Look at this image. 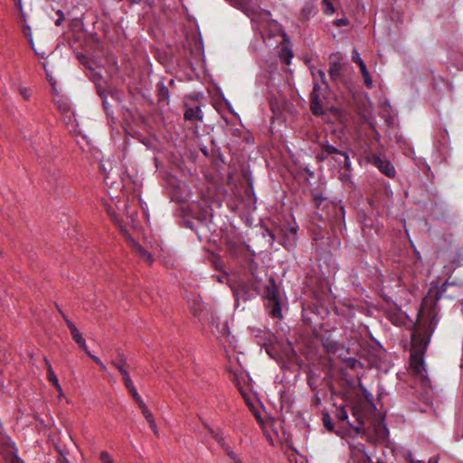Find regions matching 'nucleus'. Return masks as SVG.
Masks as SVG:
<instances>
[{"instance_id":"obj_1","label":"nucleus","mask_w":463,"mask_h":463,"mask_svg":"<svg viewBox=\"0 0 463 463\" xmlns=\"http://www.w3.org/2000/svg\"><path fill=\"white\" fill-rule=\"evenodd\" d=\"M432 321L423 319V312L420 311L415 324V335L412 336L413 347L411 353V366L418 373L422 374L424 369V350L427 347L428 338L432 328Z\"/></svg>"},{"instance_id":"obj_2","label":"nucleus","mask_w":463,"mask_h":463,"mask_svg":"<svg viewBox=\"0 0 463 463\" xmlns=\"http://www.w3.org/2000/svg\"><path fill=\"white\" fill-rule=\"evenodd\" d=\"M263 296L267 300V306L269 308L270 315L275 318H280L282 313L279 292L273 278L269 279V284L266 287Z\"/></svg>"},{"instance_id":"obj_3","label":"nucleus","mask_w":463,"mask_h":463,"mask_svg":"<svg viewBox=\"0 0 463 463\" xmlns=\"http://www.w3.org/2000/svg\"><path fill=\"white\" fill-rule=\"evenodd\" d=\"M62 317H63V319L71 332L72 339L78 344V345L80 349H82L85 353L88 352L89 350H88L85 339L82 336V334L76 327L74 323L72 321H71L65 315H62Z\"/></svg>"},{"instance_id":"obj_4","label":"nucleus","mask_w":463,"mask_h":463,"mask_svg":"<svg viewBox=\"0 0 463 463\" xmlns=\"http://www.w3.org/2000/svg\"><path fill=\"white\" fill-rule=\"evenodd\" d=\"M321 88L318 84L314 85L313 91L311 93V101H310V109L313 114L320 116L325 113L323 109L322 100L319 96V91Z\"/></svg>"},{"instance_id":"obj_5","label":"nucleus","mask_w":463,"mask_h":463,"mask_svg":"<svg viewBox=\"0 0 463 463\" xmlns=\"http://www.w3.org/2000/svg\"><path fill=\"white\" fill-rule=\"evenodd\" d=\"M371 162L386 176L393 177L395 175V169L389 161L384 160L380 156H373Z\"/></svg>"},{"instance_id":"obj_6","label":"nucleus","mask_w":463,"mask_h":463,"mask_svg":"<svg viewBox=\"0 0 463 463\" xmlns=\"http://www.w3.org/2000/svg\"><path fill=\"white\" fill-rule=\"evenodd\" d=\"M320 146L323 149V151L326 152V154L328 156H339L343 157V161H340V164H343L344 167H345L346 169L350 168L349 156L345 152L337 149L336 147H335L332 145H329L328 143L321 144Z\"/></svg>"},{"instance_id":"obj_7","label":"nucleus","mask_w":463,"mask_h":463,"mask_svg":"<svg viewBox=\"0 0 463 463\" xmlns=\"http://www.w3.org/2000/svg\"><path fill=\"white\" fill-rule=\"evenodd\" d=\"M352 60L354 62H355L359 65L361 73H362L364 80V84L370 89L373 88V80L369 74L366 65L364 64V61L361 59L358 51L355 49L353 51Z\"/></svg>"},{"instance_id":"obj_8","label":"nucleus","mask_w":463,"mask_h":463,"mask_svg":"<svg viewBox=\"0 0 463 463\" xmlns=\"http://www.w3.org/2000/svg\"><path fill=\"white\" fill-rule=\"evenodd\" d=\"M352 458L357 463H371V458L365 453L363 444L350 445Z\"/></svg>"},{"instance_id":"obj_9","label":"nucleus","mask_w":463,"mask_h":463,"mask_svg":"<svg viewBox=\"0 0 463 463\" xmlns=\"http://www.w3.org/2000/svg\"><path fill=\"white\" fill-rule=\"evenodd\" d=\"M0 454L7 461L11 458L17 455V449L13 442L2 439L0 440Z\"/></svg>"},{"instance_id":"obj_10","label":"nucleus","mask_w":463,"mask_h":463,"mask_svg":"<svg viewBox=\"0 0 463 463\" xmlns=\"http://www.w3.org/2000/svg\"><path fill=\"white\" fill-rule=\"evenodd\" d=\"M184 107H185V111L184 114V118L185 120H187V121H194V120L202 121L203 120V113H202L200 106H195L194 108L188 107V104L185 102Z\"/></svg>"},{"instance_id":"obj_11","label":"nucleus","mask_w":463,"mask_h":463,"mask_svg":"<svg viewBox=\"0 0 463 463\" xmlns=\"http://www.w3.org/2000/svg\"><path fill=\"white\" fill-rule=\"evenodd\" d=\"M343 66L340 61H334L330 58L328 73L333 81H336L342 79Z\"/></svg>"},{"instance_id":"obj_12","label":"nucleus","mask_w":463,"mask_h":463,"mask_svg":"<svg viewBox=\"0 0 463 463\" xmlns=\"http://www.w3.org/2000/svg\"><path fill=\"white\" fill-rule=\"evenodd\" d=\"M352 413H353V416L355 418L357 424L356 425L350 424V426L354 430V431L356 433H360L364 430L363 426L364 423V412L361 408L354 407Z\"/></svg>"},{"instance_id":"obj_13","label":"nucleus","mask_w":463,"mask_h":463,"mask_svg":"<svg viewBox=\"0 0 463 463\" xmlns=\"http://www.w3.org/2000/svg\"><path fill=\"white\" fill-rule=\"evenodd\" d=\"M134 251L139 258H141L147 264L152 265V263L154 262L153 256L141 245L135 243Z\"/></svg>"},{"instance_id":"obj_14","label":"nucleus","mask_w":463,"mask_h":463,"mask_svg":"<svg viewBox=\"0 0 463 463\" xmlns=\"http://www.w3.org/2000/svg\"><path fill=\"white\" fill-rule=\"evenodd\" d=\"M98 92H99V97L103 100L104 109L106 110L107 114L109 115L110 114L109 109L111 106L109 105V98H110L111 99H114V95L110 92L106 91L105 90H102L100 87L98 88Z\"/></svg>"},{"instance_id":"obj_15","label":"nucleus","mask_w":463,"mask_h":463,"mask_svg":"<svg viewBox=\"0 0 463 463\" xmlns=\"http://www.w3.org/2000/svg\"><path fill=\"white\" fill-rule=\"evenodd\" d=\"M111 364L114 367H116L120 373L127 371L129 368V364H128L126 357L122 354L118 355V360L111 361Z\"/></svg>"},{"instance_id":"obj_16","label":"nucleus","mask_w":463,"mask_h":463,"mask_svg":"<svg viewBox=\"0 0 463 463\" xmlns=\"http://www.w3.org/2000/svg\"><path fill=\"white\" fill-rule=\"evenodd\" d=\"M279 57L283 62L288 64L290 59L293 57V53L289 49L284 47L281 49Z\"/></svg>"},{"instance_id":"obj_17","label":"nucleus","mask_w":463,"mask_h":463,"mask_svg":"<svg viewBox=\"0 0 463 463\" xmlns=\"http://www.w3.org/2000/svg\"><path fill=\"white\" fill-rule=\"evenodd\" d=\"M23 33H24V35L28 39V42L31 45V47L33 49L34 52L36 54H40L39 52H37V51L34 49V44H33V38H32V33H31V28L26 25V26H24L23 27Z\"/></svg>"},{"instance_id":"obj_18","label":"nucleus","mask_w":463,"mask_h":463,"mask_svg":"<svg viewBox=\"0 0 463 463\" xmlns=\"http://www.w3.org/2000/svg\"><path fill=\"white\" fill-rule=\"evenodd\" d=\"M323 423L326 430L332 431L334 429V424L332 422V419L329 415V413L325 412L323 413Z\"/></svg>"},{"instance_id":"obj_19","label":"nucleus","mask_w":463,"mask_h":463,"mask_svg":"<svg viewBox=\"0 0 463 463\" xmlns=\"http://www.w3.org/2000/svg\"><path fill=\"white\" fill-rule=\"evenodd\" d=\"M324 12L326 14H332L335 12L332 0H322Z\"/></svg>"},{"instance_id":"obj_20","label":"nucleus","mask_w":463,"mask_h":463,"mask_svg":"<svg viewBox=\"0 0 463 463\" xmlns=\"http://www.w3.org/2000/svg\"><path fill=\"white\" fill-rule=\"evenodd\" d=\"M158 97H159V100H162V99H168L169 98V90H168V88L166 86H165L164 84H161L159 86V90H158Z\"/></svg>"},{"instance_id":"obj_21","label":"nucleus","mask_w":463,"mask_h":463,"mask_svg":"<svg viewBox=\"0 0 463 463\" xmlns=\"http://www.w3.org/2000/svg\"><path fill=\"white\" fill-rule=\"evenodd\" d=\"M335 417L341 420L345 421L348 419V414L345 407L337 408Z\"/></svg>"},{"instance_id":"obj_22","label":"nucleus","mask_w":463,"mask_h":463,"mask_svg":"<svg viewBox=\"0 0 463 463\" xmlns=\"http://www.w3.org/2000/svg\"><path fill=\"white\" fill-rule=\"evenodd\" d=\"M86 354L99 366L101 371H103V372L107 371L106 365L101 362V360L99 357L92 354L90 351L86 352Z\"/></svg>"},{"instance_id":"obj_23","label":"nucleus","mask_w":463,"mask_h":463,"mask_svg":"<svg viewBox=\"0 0 463 463\" xmlns=\"http://www.w3.org/2000/svg\"><path fill=\"white\" fill-rule=\"evenodd\" d=\"M99 459L102 463H114L112 458L107 451H102L100 453Z\"/></svg>"},{"instance_id":"obj_24","label":"nucleus","mask_w":463,"mask_h":463,"mask_svg":"<svg viewBox=\"0 0 463 463\" xmlns=\"http://www.w3.org/2000/svg\"><path fill=\"white\" fill-rule=\"evenodd\" d=\"M58 108L60 111L63 114L71 111V106L67 102H60Z\"/></svg>"},{"instance_id":"obj_25","label":"nucleus","mask_w":463,"mask_h":463,"mask_svg":"<svg viewBox=\"0 0 463 463\" xmlns=\"http://www.w3.org/2000/svg\"><path fill=\"white\" fill-rule=\"evenodd\" d=\"M325 200V198L321 195V194H315L313 195V202H314V204L316 205V207H319L321 205V203H323V201Z\"/></svg>"},{"instance_id":"obj_26","label":"nucleus","mask_w":463,"mask_h":463,"mask_svg":"<svg viewBox=\"0 0 463 463\" xmlns=\"http://www.w3.org/2000/svg\"><path fill=\"white\" fill-rule=\"evenodd\" d=\"M238 7L245 13H248L250 10L247 0H240L238 3Z\"/></svg>"},{"instance_id":"obj_27","label":"nucleus","mask_w":463,"mask_h":463,"mask_svg":"<svg viewBox=\"0 0 463 463\" xmlns=\"http://www.w3.org/2000/svg\"><path fill=\"white\" fill-rule=\"evenodd\" d=\"M48 373V380L53 384V383H56L58 382V378L56 376V374L54 373L52 368H49V371L47 372Z\"/></svg>"},{"instance_id":"obj_28","label":"nucleus","mask_w":463,"mask_h":463,"mask_svg":"<svg viewBox=\"0 0 463 463\" xmlns=\"http://www.w3.org/2000/svg\"><path fill=\"white\" fill-rule=\"evenodd\" d=\"M56 14H57L59 16H58V19L55 21V24H56L57 26H60V25L63 23V21L65 20V16H64V14H63V12H62L61 10H58V11L56 12Z\"/></svg>"},{"instance_id":"obj_29","label":"nucleus","mask_w":463,"mask_h":463,"mask_svg":"<svg viewBox=\"0 0 463 463\" xmlns=\"http://www.w3.org/2000/svg\"><path fill=\"white\" fill-rule=\"evenodd\" d=\"M214 439L218 442V444L220 446H222L224 449L225 448H227L228 446L225 444V441H224V439L222 438V434L219 433V434H216L214 435Z\"/></svg>"},{"instance_id":"obj_30","label":"nucleus","mask_w":463,"mask_h":463,"mask_svg":"<svg viewBox=\"0 0 463 463\" xmlns=\"http://www.w3.org/2000/svg\"><path fill=\"white\" fill-rule=\"evenodd\" d=\"M129 392H130V393H131V395H132L133 399H134L137 402H138L139 401H141V400H142V398L140 397V395L137 393V392L136 388H135V389H133V390H131V391H129Z\"/></svg>"},{"instance_id":"obj_31","label":"nucleus","mask_w":463,"mask_h":463,"mask_svg":"<svg viewBox=\"0 0 463 463\" xmlns=\"http://www.w3.org/2000/svg\"><path fill=\"white\" fill-rule=\"evenodd\" d=\"M142 413H143V415L145 416L146 420L148 422H150V421H152V420H155V419H154V417H153V414L151 413V411H150L149 410H148V411H144V412H142Z\"/></svg>"},{"instance_id":"obj_32","label":"nucleus","mask_w":463,"mask_h":463,"mask_svg":"<svg viewBox=\"0 0 463 463\" xmlns=\"http://www.w3.org/2000/svg\"><path fill=\"white\" fill-rule=\"evenodd\" d=\"M124 383H125V386L127 387V389H128V391H131V390L135 389V386H134V384H133V383H132L131 378H130V379H128V380H126V381L124 382Z\"/></svg>"},{"instance_id":"obj_33","label":"nucleus","mask_w":463,"mask_h":463,"mask_svg":"<svg viewBox=\"0 0 463 463\" xmlns=\"http://www.w3.org/2000/svg\"><path fill=\"white\" fill-rule=\"evenodd\" d=\"M225 450L228 454V456L233 460L235 461V459H238L237 456L235 455V453L230 449L229 447L225 448Z\"/></svg>"},{"instance_id":"obj_34","label":"nucleus","mask_w":463,"mask_h":463,"mask_svg":"<svg viewBox=\"0 0 463 463\" xmlns=\"http://www.w3.org/2000/svg\"><path fill=\"white\" fill-rule=\"evenodd\" d=\"M6 462L7 463H24V461L20 458H18L17 455H15L14 457L11 458Z\"/></svg>"},{"instance_id":"obj_35","label":"nucleus","mask_w":463,"mask_h":463,"mask_svg":"<svg viewBox=\"0 0 463 463\" xmlns=\"http://www.w3.org/2000/svg\"><path fill=\"white\" fill-rule=\"evenodd\" d=\"M137 404H138V406H139V408H140V410H141V411H142V412L148 411V408L146 407V405L145 404V402H143V400L139 401V402H137Z\"/></svg>"},{"instance_id":"obj_36","label":"nucleus","mask_w":463,"mask_h":463,"mask_svg":"<svg viewBox=\"0 0 463 463\" xmlns=\"http://www.w3.org/2000/svg\"><path fill=\"white\" fill-rule=\"evenodd\" d=\"M148 423H149V425H150V428H151V429H152V430L154 431V433H155L156 435H157V434H158V430H157V427H156V422H155V420H152V421H150V422H148Z\"/></svg>"},{"instance_id":"obj_37","label":"nucleus","mask_w":463,"mask_h":463,"mask_svg":"<svg viewBox=\"0 0 463 463\" xmlns=\"http://www.w3.org/2000/svg\"><path fill=\"white\" fill-rule=\"evenodd\" d=\"M16 6L18 7L20 13H21V15L22 17H24V11H23V6H22V0H16Z\"/></svg>"},{"instance_id":"obj_38","label":"nucleus","mask_w":463,"mask_h":463,"mask_svg":"<svg viewBox=\"0 0 463 463\" xmlns=\"http://www.w3.org/2000/svg\"><path fill=\"white\" fill-rule=\"evenodd\" d=\"M327 156H328V155H326V152H324V151L322 150L321 154H319V155L317 156V158H318L320 161H323V160L326 159V157H327Z\"/></svg>"},{"instance_id":"obj_39","label":"nucleus","mask_w":463,"mask_h":463,"mask_svg":"<svg viewBox=\"0 0 463 463\" xmlns=\"http://www.w3.org/2000/svg\"><path fill=\"white\" fill-rule=\"evenodd\" d=\"M357 363V361L355 359H349L347 361V365L351 368H354L355 366V364Z\"/></svg>"},{"instance_id":"obj_40","label":"nucleus","mask_w":463,"mask_h":463,"mask_svg":"<svg viewBox=\"0 0 463 463\" xmlns=\"http://www.w3.org/2000/svg\"><path fill=\"white\" fill-rule=\"evenodd\" d=\"M121 375H122V378H123V381H124V382H125L126 380L130 379V376H129V373H128V370H127V371H125V372H123V373H121Z\"/></svg>"},{"instance_id":"obj_41","label":"nucleus","mask_w":463,"mask_h":463,"mask_svg":"<svg viewBox=\"0 0 463 463\" xmlns=\"http://www.w3.org/2000/svg\"><path fill=\"white\" fill-rule=\"evenodd\" d=\"M208 431H209V433L212 435V437H213V439H214V435H216V434H219V433H220V431H219V430H213V428L209 429V430H208Z\"/></svg>"},{"instance_id":"obj_42","label":"nucleus","mask_w":463,"mask_h":463,"mask_svg":"<svg viewBox=\"0 0 463 463\" xmlns=\"http://www.w3.org/2000/svg\"><path fill=\"white\" fill-rule=\"evenodd\" d=\"M55 389L59 392H62V389L59 383V381L56 383H53Z\"/></svg>"},{"instance_id":"obj_43","label":"nucleus","mask_w":463,"mask_h":463,"mask_svg":"<svg viewBox=\"0 0 463 463\" xmlns=\"http://www.w3.org/2000/svg\"><path fill=\"white\" fill-rule=\"evenodd\" d=\"M55 389L59 392H62V389L59 383V381L56 383H53Z\"/></svg>"},{"instance_id":"obj_44","label":"nucleus","mask_w":463,"mask_h":463,"mask_svg":"<svg viewBox=\"0 0 463 463\" xmlns=\"http://www.w3.org/2000/svg\"><path fill=\"white\" fill-rule=\"evenodd\" d=\"M44 363L47 368V372L49 371V368H52L50 361L47 358H44Z\"/></svg>"},{"instance_id":"obj_45","label":"nucleus","mask_w":463,"mask_h":463,"mask_svg":"<svg viewBox=\"0 0 463 463\" xmlns=\"http://www.w3.org/2000/svg\"><path fill=\"white\" fill-rule=\"evenodd\" d=\"M58 462H59V463H69L68 459H67L65 457H63V456H61V457L58 459Z\"/></svg>"},{"instance_id":"obj_46","label":"nucleus","mask_w":463,"mask_h":463,"mask_svg":"<svg viewBox=\"0 0 463 463\" xmlns=\"http://www.w3.org/2000/svg\"><path fill=\"white\" fill-rule=\"evenodd\" d=\"M348 24L347 20L346 19H340L338 20V24L339 25H346Z\"/></svg>"},{"instance_id":"obj_47","label":"nucleus","mask_w":463,"mask_h":463,"mask_svg":"<svg viewBox=\"0 0 463 463\" xmlns=\"http://www.w3.org/2000/svg\"><path fill=\"white\" fill-rule=\"evenodd\" d=\"M333 158L338 162L339 165H342L343 164H340V161H343V157L339 156H334Z\"/></svg>"},{"instance_id":"obj_48","label":"nucleus","mask_w":463,"mask_h":463,"mask_svg":"<svg viewBox=\"0 0 463 463\" xmlns=\"http://www.w3.org/2000/svg\"><path fill=\"white\" fill-rule=\"evenodd\" d=\"M457 258L458 260H463V254L460 250L457 252Z\"/></svg>"},{"instance_id":"obj_49","label":"nucleus","mask_w":463,"mask_h":463,"mask_svg":"<svg viewBox=\"0 0 463 463\" xmlns=\"http://www.w3.org/2000/svg\"><path fill=\"white\" fill-rule=\"evenodd\" d=\"M319 75L321 77L322 81L325 82V72L322 71H319Z\"/></svg>"},{"instance_id":"obj_50","label":"nucleus","mask_w":463,"mask_h":463,"mask_svg":"<svg viewBox=\"0 0 463 463\" xmlns=\"http://www.w3.org/2000/svg\"><path fill=\"white\" fill-rule=\"evenodd\" d=\"M203 427H204L207 430H209V429H211V427L208 425V423H206V422H204V421H203Z\"/></svg>"},{"instance_id":"obj_51","label":"nucleus","mask_w":463,"mask_h":463,"mask_svg":"<svg viewBox=\"0 0 463 463\" xmlns=\"http://www.w3.org/2000/svg\"><path fill=\"white\" fill-rule=\"evenodd\" d=\"M168 84L173 87L175 85V80L171 79L168 82Z\"/></svg>"},{"instance_id":"obj_52","label":"nucleus","mask_w":463,"mask_h":463,"mask_svg":"<svg viewBox=\"0 0 463 463\" xmlns=\"http://www.w3.org/2000/svg\"><path fill=\"white\" fill-rule=\"evenodd\" d=\"M411 463H422V461H420V460H418V461L411 460Z\"/></svg>"},{"instance_id":"obj_53","label":"nucleus","mask_w":463,"mask_h":463,"mask_svg":"<svg viewBox=\"0 0 463 463\" xmlns=\"http://www.w3.org/2000/svg\"><path fill=\"white\" fill-rule=\"evenodd\" d=\"M78 58H79L80 60L85 59V57H84L83 55H78Z\"/></svg>"},{"instance_id":"obj_54","label":"nucleus","mask_w":463,"mask_h":463,"mask_svg":"<svg viewBox=\"0 0 463 463\" xmlns=\"http://www.w3.org/2000/svg\"><path fill=\"white\" fill-rule=\"evenodd\" d=\"M428 463H437V461L430 459Z\"/></svg>"},{"instance_id":"obj_55","label":"nucleus","mask_w":463,"mask_h":463,"mask_svg":"<svg viewBox=\"0 0 463 463\" xmlns=\"http://www.w3.org/2000/svg\"><path fill=\"white\" fill-rule=\"evenodd\" d=\"M234 463H241V461L238 458V459H235Z\"/></svg>"},{"instance_id":"obj_56","label":"nucleus","mask_w":463,"mask_h":463,"mask_svg":"<svg viewBox=\"0 0 463 463\" xmlns=\"http://www.w3.org/2000/svg\"><path fill=\"white\" fill-rule=\"evenodd\" d=\"M390 319L392 321L393 324H396L397 322L394 321L392 317H390Z\"/></svg>"},{"instance_id":"obj_57","label":"nucleus","mask_w":463,"mask_h":463,"mask_svg":"<svg viewBox=\"0 0 463 463\" xmlns=\"http://www.w3.org/2000/svg\"><path fill=\"white\" fill-rule=\"evenodd\" d=\"M377 463H384L383 460H378Z\"/></svg>"},{"instance_id":"obj_58","label":"nucleus","mask_w":463,"mask_h":463,"mask_svg":"<svg viewBox=\"0 0 463 463\" xmlns=\"http://www.w3.org/2000/svg\"><path fill=\"white\" fill-rule=\"evenodd\" d=\"M462 367H463V364H462Z\"/></svg>"}]
</instances>
